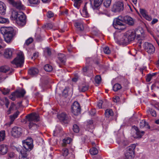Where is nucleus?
Here are the masks:
<instances>
[{
    "mask_svg": "<svg viewBox=\"0 0 159 159\" xmlns=\"http://www.w3.org/2000/svg\"><path fill=\"white\" fill-rule=\"evenodd\" d=\"M133 128L136 131L137 137L141 138L144 134V131H142L141 132L140 131L137 127L134 126L133 127Z\"/></svg>",
    "mask_w": 159,
    "mask_h": 159,
    "instance_id": "23",
    "label": "nucleus"
},
{
    "mask_svg": "<svg viewBox=\"0 0 159 159\" xmlns=\"http://www.w3.org/2000/svg\"><path fill=\"white\" fill-rule=\"evenodd\" d=\"M5 136V132L4 130L0 131V142L4 139Z\"/></svg>",
    "mask_w": 159,
    "mask_h": 159,
    "instance_id": "37",
    "label": "nucleus"
},
{
    "mask_svg": "<svg viewBox=\"0 0 159 159\" xmlns=\"http://www.w3.org/2000/svg\"><path fill=\"white\" fill-rule=\"evenodd\" d=\"M83 13L85 15V16L88 17L89 16V14L87 11V10L85 8H84L83 10Z\"/></svg>",
    "mask_w": 159,
    "mask_h": 159,
    "instance_id": "60",
    "label": "nucleus"
},
{
    "mask_svg": "<svg viewBox=\"0 0 159 159\" xmlns=\"http://www.w3.org/2000/svg\"><path fill=\"white\" fill-rule=\"evenodd\" d=\"M120 98L119 96H116L113 98V100L114 102L116 103H119L120 101Z\"/></svg>",
    "mask_w": 159,
    "mask_h": 159,
    "instance_id": "50",
    "label": "nucleus"
},
{
    "mask_svg": "<svg viewBox=\"0 0 159 159\" xmlns=\"http://www.w3.org/2000/svg\"><path fill=\"white\" fill-rule=\"evenodd\" d=\"M22 132V129L19 127L15 126L12 128L11 131V134L15 138L19 137Z\"/></svg>",
    "mask_w": 159,
    "mask_h": 159,
    "instance_id": "10",
    "label": "nucleus"
},
{
    "mask_svg": "<svg viewBox=\"0 0 159 159\" xmlns=\"http://www.w3.org/2000/svg\"><path fill=\"white\" fill-rule=\"evenodd\" d=\"M103 0H94L93 6L95 8H98L103 2Z\"/></svg>",
    "mask_w": 159,
    "mask_h": 159,
    "instance_id": "27",
    "label": "nucleus"
},
{
    "mask_svg": "<svg viewBox=\"0 0 159 159\" xmlns=\"http://www.w3.org/2000/svg\"><path fill=\"white\" fill-rule=\"evenodd\" d=\"M26 122H28L29 128L30 129L32 127L34 128L38 127L35 123L40 120V117L38 114L35 113H33L28 114L25 116Z\"/></svg>",
    "mask_w": 159,
    "mask_h": 159,
    "instance_id": "2",
    "label": "nucleus"
},
{
    "mask_svg": "<svg viewBox=\"0 0 159 159\" xmlns=\"http://www.w3.org/2000/svg\"><path fill=\"white\" fill-rule=\"evenodd\" d=\"M112 0H105L103 2L104 6L107 8L110 6Z\"/></svg>",
    "mask_w": 159,
    "mask_h": 159,
    "instance_id": "40",
    "label": "nucleus"
},
{
    "mask_svg": "<svg viewBox=\"0 0 159 159\" xmlns=\"http://www.w3.org/2000/svg\"><path fill=\"white\" fill-rule=\"evenodd\" d=\"M3 101V102H5V105L6 107L7 108L8 107V105L9 104V100L7 98H5L1 99L0 101V104L2 106L3 105V103H2L1 102Z\"/></svg>",
    "mask_w": 159,
    "mask_h": 159,
    "instance_id": "33",
    "label": "nucleus"
},
{
    "mask_svg": "<svg viewBox=\"0 0 159 159\" xmlns=\"http://www.w3.org/2000/svg\"><path fill=\"white\" fill-rule=\"evenodd\" d=\"M122 88L121 85L118 83H116L114 84L113 86V90L115 91H116Z\"/></svg>",
    "mask_w": 159,
    "mask_h": 159,
    "instance_id": "36",
    "label": "nucleus"
},
{
    "mask_svg": "<svg viewBox=\"0 0 159 159\" xmlns=\"http://www.w3.org/2000/svg\"><path fill=\"white\" fill-rule=\"evenodd\" d=\"M0 31L5 41L7 43L11 42L17 33L16 30L11 27H2Z\"/></svg>",
    "mask_w": 159,
    "mask_h": 159,
    "instance_id": "1",
    "label": "nucleus"
},
{
    "mask_svg": "<svg viewBox=\"0 0 159 159\" xmlns=\"http://www.w3.org/2000/svg\"><path fill=\"white\" fill-rule=\"evenodd\" d=\"M8 22L7 19L0 16V23H5Z\"/></svg>",
    "mask_w": 159,
    "mask_h": 159,
    "instance_id": "46",
    "label": "nucleus"
},
{
    "mask_svg": "<svg viewBox=\"0 0 159 159\" xmlns=\"http://www.w3.org/2000/svg\"><path fill=\"white\" fill-rule=\"evenodd\" d=\"M16 22L18 25L21 26H23L25 24L26 16L22 12H19V14L17 16Z\"/></svg>",
    "mask_w": 159,
    "mask_h": 159,
    "instance_id": "7",
    "label": "nucleus"
},
{
    "mask_svg": "<svg viewBox=\"0 0 159 159\" xmlns=\"http://www.w3.org/2000/svg\"><path fill=\"white\" fill-rule=\"evenodd\" d=\"M39 70L35 67H32L28 71V73L32 76H36L39 73Z\"/></svg>",
    "mask_w": 159,
    "mask_h": 159,
    "instance_id": "16",
    "label": "nucleus"
},
{
    "mask_svg": "<svg viewBox=\"0 0 159 159\" xmlns=\"http://www.w3.org/2000/svg\"><path fill=\"white\" fill-rule=\"evenodd\" d=\"M33 41V39L32 38H30L26 41L25 43L27 45H28L29 44L32 43Z\"/></svg>",
    "mask_w": 159,
    "mask_h": 159,
    "instance_id": "49",
    "label": "nucleus"
},
{
    "mask_svg": "<svg viewBox=\"0 0 159 159\" xmlns=\"http://www.w3.org/2000/svg\"><path fill=\"white\" fill-rule=\"evenodd\" d=\"M128 40V42L132 41L134 40H135L136 37L134 34V30H130L127 32L125 34Z\"/></svg>",
    "mask_w": 159,
    "mask_h": 159,
    "instance_id": "14",
    "label": "nucleus"
},
{
    "mask_svg": "<svg viewBox=\"0 0 159 159\" xmlns=\"http://www.w3.org/2000/svg\"><path fill=\"white\" fill-rule=\"evenodd\" d=\"M53 15V13L50 11H48L47 14V17L49 18L52 17Z\"/></svg>",
    "mask_w": 159,
    "mask_h": 159,
    "instance_id": "51",
    "label": "nucleus"
},
{
    "mask_svg": "<svg viewBox=\"0 0 159 159\" xmlns=\"http://www.w3.org/2000/svg\"><path fill=\"white\" fill-rule=\"evenodd\" d=\"M89 87L88 84H82L79 86V90L80 92H84L87 90Z\"/></svg>",
    "mask_w": 159,
    "mask_h": 159,
    "instance_id": "19",
    "label": "nucleus"
},
{
    "mask_svg": "<svg viewBox=\"0 0 159 159\" xmlns=\"http://www.w3.org/2000/svg\"><path fill=\"white\" fill-rule=\"evenodd\" d=\"M45 27L48 29H51L53 27V25L51 23H47L45 25Z\"/></svg>",
    "mask_w": 159,
    "mask_h": 159,
    "instance_id": "52",
    "label": "nucleus"
},
{
    "mask_svg": "<svg viewBox=\"0 0 159 159\" xmlns=\"http://www.w3.org/2000/svg\"><path fill=\"white\" fill-rule=\"evenodd\" d=\"M96 111L94 109H92L91 111H90L89 112V113L92 116L94 115L96 113Z\"/></svg>",
    "mask_w": 159,
    "mask_h": 159,
    "instance_id": "62",
    "label": "nucleus"
},
{
    "mask_svg": "<svg viewBox=\"0 0 159 159\" xmlns=\"http://www.w3.org/2000/svg\"><path fill=\"white\" fill-rule=\"evenodd\" d=\"M144 17L146 20L150 21L152 19V18L151 16H149L147 14L146 15V16H144Z\"/></svg>",
    "mask_w": 159,
    "mask_h": 159,
    "instance_id": "64",
    "label": "nucleus"
},
{
    "mask_svg": "<svg viewBox=\"0 0 159 159\" xmlns=\"http://www.w3.org/2000/svg\"><path fill=\"white\" fill-rule=\"evenodd\" d=\"M103 103V101L101 100H99V102L97 104V106L99 108H102V105Z\"/></svg>",
    "mask_w": 159,
    "mask_h": 159,
    "instance_id": "59",
    "label": "nucleus"
},
{
    "mask_svg": "<svg viewBox=\"0 0 159 159\" xmlns=\"http://www.w3.org/2000/svg\"><path fill=\"white\" fill-rule=\"evenodd\" d=\"M152 77L151 76V75L149 74H148L146 76V80L147 82H149L150 81L151 79H152Z\"/></svg>",
    "mask_w": 159,
    "mask_h": 159,
    "instance_id": "57",
    "label": "nucleus"
},
{
    "mask_svg": "<svg viewBox=\"0 0 159 159\" xmlns=\"http://www.w3.org/2000/svg\"><path fill=\"white\" fill-rule=\"evenodd\" d=\"M71 112L75 116H77L80 113L81 108L80 104L77 102H74L71 106Z\"/></svg>",
    "mask_w": 159,
    "mask_h": 159,
    "instance_id": "8",
    "label": "nucleus"
},
{
    "mask_svg": "<svg viewBox=\"0 0 159 159\" xmlns=\"http://www.w3.org/2000/svg\"><path fill=\"white\" fill-rule=\"evenodd\" d=\"M134 34L136 37L135 40L138 43L141 44L142 43L143 38V34L144 33L143 30L142 28H140L136 30L135 31L134 30Z\"/></svg>",
    "mask_w": 159,
    "mask_h": 159,
    "instance_id": "6",
    "label": "nucleus"
},
{
    "mask_svg": "<svg viewBox=\"0 0 159 159\" xmlns=\"http://www.w3.org/2000/svg\"><path fill=\"white\" fill-rule=\"evenodd\" d=\"M44 51L46 52L48 55L49 56H50L51 54V51L50 49H49L48 48H47L45 49Z\"/></svg>",
    "mask_w": 159,
    "mask_h": 159,
    "instance_id": "56",
    "label": "nucleus"
},
{
    "mask_svg": "<svg viewBox=\"0 0 159 159\" xmlns=\"http://www.w3.org/2000/svg\"><path fill=\"white\" fill-rule=\"evenodd\" d=\"M9 3L13 7L19 10L25 9V7L20 1H15L14 0H7Z\"/></svg>",
    "mask_w": 159,
    "mask_h": 159,
    "instance_id": "11",
    "label": "nucleus"
},
{
    "mask_svg": "<svg viewBox=\"0 0 159 159\" xmlns=\"http://www.w3.org/2000/svg\"><path fill=\"white\" fill-rule=\"evenodd\" d=\"M136 146L135 144H133L130 146H129L127 148V152H132L134 154V149L135 148Z\"/></svg>",
    "mask_w": 159,
    "mask_h": 159,
    "instance_id": "31",
    "label": "nucleus"
},
{
    "mask_svg": "<svg viewBox=\"0 0 159 159\" xmlns=\"http://www.w3.org/2000/svg\"><path fill=\"white\" fill-rule=\"evenodd\" d=\"M58 58L59 60L61 63L63 64H64L65 63L66 60V57L64 54L62 53H59L58 54Z\"/></svg>",
    "mask_w": 159,
    "mask_h": 159,
    "instance_id": "24",
    "label": "nucleus"
},
{
    "mask_svg": "<svg viewBox=\"0 0 159 159\" xmlns=\"http://www.w3.org/2000/svg\"><path fill=\"white\" fill-rule=\"evenodd\" d=\"M104 52L106 54H109L111 52V51L110 50L109 47H106L103 48Z\"/></svg>",
    "mask_w": 159,
    "mask_h": 159,
    "instance_id": "47",
    "label": "nucleus"
},
{
    "mask_svg": "<svg viewBox=\"0 0 159 159\" xmlns=\"http://www.w3.org/2000/svg\"><path fill=\"white\" fill-rule=\"evenodd\" d=\"M6 11L5 5L3 2L0 1V13L2 15H4Z\"/></svg>",
    "mask_w": 159,
    "mask_h": 159,
    "instance_id": "22",
    "label": "nucleus"
},
{
    "mask_svg": "<svg viewBox=\"0 0 159 159\" xmlns=\"http://www.w3.org/2000/svg\"><path fill=\"white\" fill-rule=\"evenodd\" d=\"M45 70L47 71H51L52 70V66L49 64L46 65L44 67Z\"/></svg>",
    "mask_w": 159,
    "mask_h": 159,
    "instance_id": "38",
    "label": "nucleus"
},
{
    "mask_svg": "<svg viewBox=\"0 0 159 159\" xmlns=\"http://www.w3.org/2000/svg\"><path fill=\"white\" fill-rule=\"evenodd\" d=\"M134 154L132 152H127L125 154V159H133L134 157Z\"/></svg>",
    "mask_w": 159,
    "mask_h": 159,
    "instance_id": "32",
    "label": "nucleus"
},
{
    "mask_svg": "<svg viewBox=\"0 0 159 159\" xmlns=\"http://www.w3.org/2000/svg\"><path fill=\"white\" fill-rule=\"evenodd\" d=\"M95 82L98 84H99L101 80V77L99 75H96L95 77Z\"/></svg>",
    "mask_w": 159,
    "mask_h": 159,
    "instance_id": "42",
    "label": "nucleus"
},
{
    "mask_svg": "<svg viewBox=\"0 0 159 159\" xmlns=\"http://www.w3.org/2000/svg\"><path fill=\"white\" fill-rule=\"evenodd\" d=\"M75 26L78 30L80 31H82L84 30V27L82 22H75Z\"/></svg>",
    "mask_w": 159,
    "mask_h": 159,
    "instance_id": "25",
    "label": "nucleus"
},
{
    "mask_svg": "<svg viewBox=\"0 0 159 159\" xmlns=\"http://www.w3.org/2000/svg\"><path fill=\"white\" fill-rule=\"evenodd\" d=\"M58 118L65 123H68L70 120V117L65 113H62L58 116Z\"/></svg>",
    "mask_w": 159,
    "mask_h": 159,
    "instance_id": "13",
    "label": "nucleus"
},
{
    "mask_svg": "<svg viewBox=\"0 0 159 159\" xmlns=\"http://www.w3.org/2000/svg\"><path fill=\"white\" fill-rule=\"evenodd\" d=\"M7 147L6 145H0V154L2 155L5 154L7 153Z\"/></svg>",
    "mask_w": 159,
    "mask_h": 159,
    "instance_id": "20",
    "label": "nucleus"
},
{
    "mask_svg": "<svg viewBox=\"0 0 159 159\" xmlns=\"http://www.w3.org/2000/svg\"><path fill=\"white\" fill-rule=\"evenodd\" d=\"M73 129L74 131L76 133H78L80 130L79 126L76 124L73 125Z\"/></svg>",
    "mask_w": 159,
    "mask_h": 159,
    "instance_id": "43",
    "label": "nucleus"
},
{
    "mask_svg": "<svg viewBox=\"0 0 159 159\" xmlns=\"http://www.w3.org/2000/svg\"><path fill=\"white\" fill-rule=\"evenodd\" d=\"M113 112L112 109H108L106 110L105 115L106 117L109 118L111 116L113 115Z\"/></svg>",
    "mask_w": 159,
    "mask_h": 159,
    "instance_id": "26",
    "label": "nucleus"
},
{
    "mask_svg": "<svg viewBox=\"0 0 159 159\" xmlns=\"http://www.w3.org/2000/svg\"><path fill=\"white\" fill-rule=\"evenodd\" d=\"M140 127V128H143L144 126H146L148 129L150 128V126L147 123L146 121L144 120H141L139 124Z\"/></svg>",
    "mask_w": 159,
    "mask_h": 159,
    "instance_id": "29",
    "label": "nucleus"
},
{
    "mask_svg": "<svg viewBox=\"0 0 159 159\" xmlns=\"http://www.w3.org/2000/svg\"><path fill=\"white\" fill-rule=\"evenodd\" d=\"M10 70V68L7 66H2L0 67V72H3L4 73H6L8 71ZM1 78L0 76V81L1 80Z\"/></svg>",
    "mask_w": 159,
    "mask_h": 159,
    "instance_id": "30",
    "label": "nucleus"
},
{
    "mask_svg": "<svg viewBox=\"0 0 159 159\" xmlns=\"http://www.w3.org/2000/svg\"><path fill=\"white\" fill-rule=\"evenodd\" d=\"M14 93L17 98H21L24 96L26 92L24 89H22L20 91H16Z\"/></svg>",
    "mask_w": 159,
    "mask_h": 159,
    "instance_id": "21",
    "label": "nucleus"
},
{
    "mask_svg": "<svg viewBox=\"0 0 159 159\" xmlns=\"http://www.w3.org/2000/svg\"><path fill=\"white\" fill-rule=\"evenodd\" d=\"M123 22L124 21L123 16H120L114 20L113 25L116 29L123 30L125 28V26L123 23Z\"/></svg>",
    "mask_w": 159,
    "mask_h": 159,
    "instance_id": "5",
    "label": "nucleus"
},
{
    "mask_svg": "<svg viewBox=\"0 0 159 159\" xmlns=\"http://www.w3.org/2000/svg\"><path fill=\"white\" fill-rule=\"evenodd\" d=\"M69 88L68 87H66L65 89H64L63 92V94L66 95V96L68 94V91Z\"/></svg>",
    "mask_w": 159,
    "mask_h": 159,
    "instance_id": "53",
    "label": "nucleus"
},
{
    "mask_svg": "<svg viewBox=\"0 0 159 159\" xmlns=\"http://www.w3.org/2000/svg\"><path fill=\"white\" fill-rule=\"evenodd\" d=\"M71 141V139L70 138H67L63 139V142L64 146L66 144H70Z\"/></svg>",
    "mask_w": 159,
    "mask_h": 159,
    "instance_id": "39",
    "label": "nucleus"
},
{
    "mask_svg": "<svg viewBox=\"0 0 159 159\" xmlns=\"http://www.w3.org/2000/svg\"><path fill=\"white\" fill-rule=\"evenodd\" d=\"M124 4L123 2H116L113 6L112 11L114 12H119L124 9Z\"/></svg>",
    "mask_w": 159,
    "mask_h": 159,
    "instance_id": "9",
    "label": "nucleus"
},
{
    "mask_svg": "<svg viewBox=\"0 0 159 159\" xmlns=\"http://www.w3.org/2000/svg\"><path fill=\"white\" fill-rule=\"evenodd\" d=\"M13 50L11 48H7L5 50L4 55L7 58H10L12 57Z\"/></svg>",
    "mask_w": 159,
    "mask_h": 159,
    "instance_id": "18",
    "label": "nucleus"
},
{
    "mask_svg": "<svg viewBox=\"0 0 159 159\" xmlns=\"http://www.w3.org/2000/svg\"><path fill=\"white\" fill-rule=\"evenodd\" d=\"M75 3H74V6L78 8L80 6V4L82 2L81 0H74Z\"/></svg>",
    "mask_w": 159,
    "mask_h": 159,
    "instance_id": "41",
    "label": "nucleus"
},
{
    "mask_svg": "<svg viewBox=\"0 0 159 159\" xmlns=\"http://www.w3.org/2000/svg\"><path fill=\"white\" fill-rule=\"evenodd\" d=\"M140 12L143 17L146 16V15L147 14L146 11L143 9H140Z\"/></svg>",
    "mask_w": 159,
    "mask_h": 159,
    "instance_id": "44",
    "label": "nucleus"
},
{
    "mask_svg": "<svg viewBox=\"0 0 159 159\" xmlns=\"http://www.w3.org/2000/svg\"><path fill=\"white\" fill-rule=\"evenodd\" d=\"M18 14L19 12H17L14 10H12L11 16V18H12V20H16Z\"/></svg>",
    "mask_w": 159,
    "mask_h": 159,
    "instance_id": "28",
    "label": "nucleus"
},
{
    "mask_svg": "<svg viewBox=\"0 0 159 159\" xmlns=\"http://www.w3.org/2000/svg\"><path fill=\"white\" fill-rule=\"evenodd\" d=\"M147 112L148 113H150L151 114L152 116L156 117L157 116V113L156 111L152 109L149 108L147 110Z\"/></svg>",
    "mask_w": 159,
    "mask_h": 159,
    "instance_id": "35",
    "label": "nucleus"
},
{
    "mask_svg": "<svg viewBox=\"0 0 159 159\" xmlns=\"http://www.w3.org/2000/svg\"><path fill=\"white\" fill-rule=\"evenodd\" d=\"M124 22L130 25H132L134 24V20L129 16H126L123 17Z\"/></svg>",
    "mask_w": 159,
    "mask_h": 159,
    "instance_id": "15",
    "label": "nucleus"
},
{
    "mask_svg": "<svg viewBox=\"0 0 159 159\" xmlns=\"http://www.w3.org/2000/svg\"><path fill=\"white\" fill-rule=\"evenodd\" d=\"M19 113L20 112L18 111H17L13 115H10L9 116L10 121V122L7 123L6 125H11L12 124L15 119L17 117L18 115L19 114Z\"/></svg>",
    "mask_w": 159,
    "mask_h": 159,
    "instance_id": "17",
    "label": "nucleus"
},
{
    "mask_svg": "<svg viewBox=\"0 0 159 159\" xmlns=\"http://www.w3.org/2000/svg\"><path fill=\"white\" fill-rule=\"evenodd\" d=\"M88 70V69L87 67H84L83 68L82 70L84 75H85L86 74Z\"/></svg>",
    "mask_w": 159,
    "mask_h": 159,
    "instance_id": "61",
    "label": "nucleus"
},
{
    "mask_svg": "<svg viewBox=\"0 0 159 159\" xmlns=\"http://www.w3.org/2000/svg\"><path fill=\"white\" fill-rule=\"evenodd\" d=\"M16 96L15 93L14 92L12 93L11 95L9 96V98L12 101H15L16 99Z\"/></svg>",
    "mask_w": 159,
    "mask_h": 159,
    "instance_id": "48",
    "label": "nucleus"
},
{
    "mask_svg": "<svg viewBox=\"0 0 159 159\" xmlns=\"http://www.w3.org/2000/svg\"><path fill=\"white\" fill-rule=\"evenodd\" d=\"M29 3L31 4H38L39 3V0H28Z\"/></svg>",
    "mask_w": 159,
    "mask_h": 159,
    "instance_id": "45",
    "label": "nucleus"
},
{
    "mask_svg": "<svg viewBox=\"0 0 159 159\" xmlns=\"http://www.w3.org/2000/svg\"><path fill=\"white\" fill-rule=\"evenodd\" d=\"M114 38L116 42L120 45H125L129 42L125 34H121L120 32H116L114 34Z\"/></svg>",
    "mask_w": 159,
    "mask_h": 159,
    "instance_id": "4",
    "label": "nucleus"
},
{
    "mask_svg": "<svg viewBox=\"0 0 159 159\" xmlns=\"http://www.w3.org/2000/svg\"><path fill=\"white\" fill-rule=\"evenodd\" d=\"M90 152L92 155H95L98 153V151L96 148L93 147L90 150Z\"/></svg>",
    "mask_w": 159,
    "mask_h": 159,
    "instance_id": "34",
    "label": "nucleus"
},
{
    "mask_svg": "<svg viewBox=\"0 0 159 159\" xmlns=\"http://www.w3.org/2000/svg\"><path fill=\"white\" fill-rule=\"evenodd\" d=\"M38 56V52H35L34 53L33 56L31 57L32 59H35L36 58H37Z\"/></svg>",
    "mask_w": 159,
    "mask_h": 159,
    "instance_id": "63",
    "label": "nucleus"
},
{
    "mask_svg": "<svg viewBox=\"0 0 159 159\" xmlns=\"http://www.w3.org/2000/svg\"><path fill=\"white\" fill-rule=\"evenodd\" d=\"M15 106V105L13 102H12L11 105L9 109V111H10L12 110H13L14 109V107Z\"/></svg>",
    "mask_w": 159,
    "mask_h": 159,
    "instance_id": "58",
    "label": "nucleus"
},
{
    "mask_svg": "<svg viewBox=\"0 0 159 159\" xmlns=\"http://www.w3.org/2000/svg\"><path fill=\"white\" fill-rule=\"evenodd\" d=\"M24 61V54L22 52H18L16 57L12 61L11 63L13 65H15L16 67H21L23 65Z\"/></svg>",
    "mask_w": 159,
    "mask_h": 159,
    "instance_id": "3",
    "label": "nucleus"
},
{
    "mask_svg": "<svg viewBox=\"0 0 159 159\" xmlns=\"http://www.w3.org/2000/svg\"><path fill=\"white\" fill-rule=\"evenodd\" d=\"M68 154V150L67 149H65L63 150L62 152L63 155L64 156H66Z\"/></svg>",
    "mask_w": 159,
    "mask_h": 159,
    "instance_id": "55",
    "label": "nucleus"
},
{
    "mask_svg": "<svg viewBox=\"0 0 159 159\" xmlns=\"http://www.w3.org/2000/svg\"><path fill=\"white\" fill-rule=\"evenodd\" d=\"M144 47L145 50L150 54H152L155 52V48L151 43L145 42L144 44Z\"/></svg>",
    "mask_w": 159,
    "mask_h": 159,
    "instance_id": "12",
    "label": "nucleus"
},
{
    "mask_svg": "<svg viewBox=\"0 0 159 159\" xmlns=\"http://www.w3.org/2000/svg\"><path fill=\"white\" fill-rule=\"evenodd\" d=\"M10 91V89H6L5 88H4L2 91V93L4 95H7L9 93Z\"/></svg>",
    "mask_w": 159,
    "mask_h": 159,
    "instance_id": "54",
    "label": "nucleus"
}]
</instances>
